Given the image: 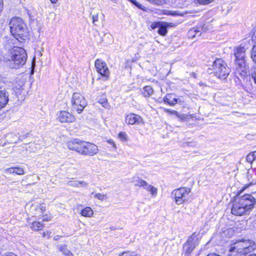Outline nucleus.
<instances>
[{
	"label": "nucleus",
	"instance_id": "obj_1",
	"mask_svg": "<svg viewBox=\"0 0 256 256\" xmlns=\"http://www.w3.org/2000/svg\"><path fill=\"white\" fill-rule=\"evenodd\" d=\"M255 198L251 194H246L235 198L232 208V214L236 216L246 214L252 210L256 204Z\"/></svg>",
	"mask_w": 256,
	"mask_h": 256
},
{
	"label": "nucleus",
	"instance_id": "obj_2",
	"mask_svg": "<svg viewBox=\"0 0 256 256\" xmlns=\"http://www.w3.org/2000/svg\"><path fill=\"white\" fill-rule=\"evenodd\" d=\"M10 32L20 42L25 40L28 36V30L23 20L19 17L11 19L10 22Z\"/></svg>",
	"mask_w": 256,
	"mask_h": 256
},
{
	"label": "nucleus",
	"instance_id": "obj_3",
	"mask_svg": "<svg viewBox=\"0 0 256 256\" xmlns=\"http://www.w3.org/2000/svg\"><path fill=\"white\" fill-rule=\"evenodd\" d=\"M256 249L254 242L250 240L242 239L236 242L229 250V256H245Z\"/></svg>",
	"mask_w": 256,
	"mask_h": 256
},
{
	"label": "nucleus",
	"instance_id": "obj_4",
	"mask_svg": "<svg viewBox=\"0 0 256 256\" xmlns=\"http://www.w3.org/2000/svg\"><path fill=\"white\" fill-rule=\"evenodd\" d=\"M27 58V54L24 48L15 46L10 52L8 65L12 68H18L26 64Z\"/></svg>",
	"mask_w": 256,
	"mask_h": 256
},
{
	"label": "nucleus",
	"instance_id": "obj_5",
	"mask_svg": "<svg viewBox=\"0 0 256 256\" xmlns=\"http://www.w3.org/2000/svg\"><path fill=\"white\" fill-rule=\"evenodd\" d=\"M246 51L245 48L242 46L236 47L234 50L236 72L244 78L247 76L248 71L244 60Z\"/></svg>",
	"mask_w": 256,
	"mask_h": 256
},
{
	"label": "nucleus",
	"instance_id": "obj_6",
	"mask_svg": "<svg viewBox=\"0 0 256 256\" xmlns=\"http://www.w3.org/2000/svg\"><path fill=\"white\" fill-rule=\"evenodd\" d=\"M212 70L215 76L222 80L226 79L230 72L226 62L221 58L216 60L212 66Z\"/></svg>",
	"mask_w": 256,
	"mask_h": 256
},
{
	"label": "nucleus",
	"instance_id": "obj_7",
	"mask_svg": "<svg viewBox=\"0 0 256 256\" xmlns=\"http://www.w3.org/2000/svg\"><path fill=\"white\" fill-rule=\"evenodd\" d=\"M190 191V188L188 187H181L174 190L170 196L174 200L176 204L180 205L187 201Z\"/></svg>",
	"mask_w": 256,
	"mask_h": 256
},
{
	"label": "nucleus",
	"instance_id": "obj_8",
	"mask_svg": "<svg viewBox=\"0 0 256 256\" xmlns=\"http://www.w3.org/2000/svg\"><path fill=\"white\" fill-rule=\"evenodd\" d=\"M72 110L76 111L80 114L86 106V101L84 96L78 92L73 94L71 98Z\"/></svg>",
	"mask_w": 256,
	"mask_h": 256
},
{
	"label": "nucleus",
	"instance_id": "obj_9",
	"mask_svg": "<svg viewBox=\"0 0 256 256\" xmlns=\"http://www.w3.org/2000/svg\"><path fill=\"white\" fill-rule=\"evenodd\" d=\"M198 244V236L194 233L184 244L182 248L183 254H184L185 256H188Z\"/></svg>",
	"mask_w": 256,
	"mask_h": 256
},
{
	"label": "nucleus",
	"instance_id": "obj_10",
	"mask_svg": "<svg viewBox=\"0 0 256 256\" xmlns=\"http://www.w3.org/2000/svg\"><path fill=\"white\" fill-rule=\"evenodd\" d=\"M95 68L98 73L102 76L108 79L110 74V72L106 63L101 59H97L94 63Z\"/></svg>",
	"mask_w": 256,
	"mask_h": 256
},
{
	"label": "nucleus",
	"instance_id": "obj_11",
	"mask_svg": "<svg viewBox=\"0 0 256 256\" xmlns=\"http://www.w3.org/2000/svg\"><path fill=\"white\" fill-rule=\"evenodd\" d=\"M85 142H86L78 139H74L68 142L67 146L68 149L74 150L80 154L83 155Z\"/></svg>",
	"mask_w": 256,
	"mask_h": 256
},
{
	"label": "nucleus",
	"instance_id": "obj_12",
	"mask_svg": "<svg viewBox=\"0 0 256 256\" xmlns=\"http://www.w3.org/2000/svg\"><path fill=\"white\" fill-rule=\"evenodd\" d=\"M57 118L58 121L62 123H72L74 122L76 120L74 116L65 110L60 112L58 114Z\"/></svg>",
	"mask_w": 256,
	"mask_h": 256
},
{
	"label": "nucleus",
	"instance_id": "obj_13",
	"mask_svg": "<svg viewBox=\"0 0 256 256\" xmlns=\"http://www.w3.org/2000/svg\"><path fill=\"white\" fill-rule=\"evenodd\" d=\"M84 150L83 155L92 156L98 152V146L94 144L86 142Z\"/></svg>",
	"mask_w": 256,
	"mask_h": 256
},
{
	"label": "nucleus",
	"instance_id": "obj_14",
	"mask_svg": "<svg viewBox=\"0 0 256 256\" xmlns=\"http://www.w3.org/2000/svg\"><path fill=\"white\" fill-rule=\"evenodd\" d=\"M126 122L129 124H143V120L142 117L134 114H130L126 116Z\"/></svg>",
	"mask_w": 256,
	"mask_h": 256
},
{
	"label": "nucleus",
	"instance_id": "obj_15",
	"mask_svg": "<svg viewBox=\"0 0 256 256\" xmlns=\"http://www.w3.org/2000/svg\"><path fill=\"white\" fill-rule=\"evenodd\" d=\"M164 102L171 106H174L177 103L180 104L184 103L183 100H180V98H176L175 95L172 94H166L164 98Z\"/></svg>",
	"mask_w": 256,
	"mask_h": 256
},
{
	"label": "nucleus",
	"instance_id": "obj_16",
	"mask_svg": "<svg viewBox=\"0 0 256 256\" xmlns=\"http://www.w3.org/2000/svg\"><path fill=\"white\" fill-rule=\"evenodd\" d=\"M8 100V93L5 90H0V110L6 106Z\"/></svg>",
	"mask_w": 256,
	"mask_h": 256
},
{
	"label": "nucleus",
	"instance_id": "obj_17",
	"mask_svg": "<svg viewBox=\"0 0 256 256\" xmlns=\"http://www.w3.org/2000/svg\"><path fill=\"white\" fill-rule=\"evenodd\" d=\"M5 172L9 174H16L18 175H22L24 174V170L20 167L10 168L5 170Z\"/></svg>",
	"mask_w": 256,
	"mask_h": 256
},
{
	"label": "nucleus",
	"instance_id": "obj_18",
	"mask_svg": "<svg viewBox=\"0 0 256 256\" xmlns=\"http://www.w3.org/2000/svg\"><path fill=\"white\" fill-rule=\"evenodd\" d=\"M169 24L168 23L162 22L158 28V34L162 36H165L167 34V28Z\"/></svg>",
	"mask_w": 256,
	"mask_h": 256
},
{
	"label": "nucleus",
	"instance_id": "obj_19",
	"mask_svg": "<svg viewBox=\"0 0 256 256\" xmlns=\"http://www.w3.org/2000/svg\"><path fill=\"white\" fill-rule=\"evenodd\" d=\"M81 216L84 217L91 218L93 216L94 212L89 206H86L80 212Z\"/></svg>",
	"mask_w": 256,
	"mask_h": 256
},
{
	"label": "nucleus",
	"instance_id": "obj_20",
	"mask_svg": "<svg viewBox=\"0 0 256 256\" xmlns=\"http://www.w3.org/2000/svg\"><path fill=\"white\" fill-rule=\"evenodd\" d=\"M132 182L136 186L142 187L144 188L147 182L139 177H136L133 178Z\"/></svg>",
	"mask_w": 256,
	"mask_h": 256
},
{
	"label": "nucleus",
	"instance_id": "obj_21",
	"mask_svg": "<svg viewBox=\"0 0 256 256\" xmlns=\"http://www.w3.org/2000/svg\"><path fill=\"white\" fill-rule=\"evenodd\" d=\"M144 188L150 192V194L154 196L157 195L158 189L152 185L149 184L148 182H146V186H144Z\"/></svg>",
	"mask_w": 256,
	"mask_h": 256
},
{
	"label": "nucleus",
	"instance_id": "obj_22",
	"mask_svg": "<svg viewBox=\"0 0 256 256\" xmlns=\"http://www.w3.org/2000/svg\"><path fill=\"white\" fill-rule=\"evenodd\" d=\"M153 92V89L151 86H146L143 88V90L142 92V94L144 97H148L152 95Z\"/></svg>",
	"mask_w": 256,
	"mask_h": 256
},
{
	"label": "nucleus",
	"instance_id": "obj_23",
	"mask_svg": "<svg viewBox=\"0 0 256 256\" xmlns=\"http://www.w3.org/2000/svg\"><path fill=\"white\" fill-rule=\"evenodd\" d=\"M59 250L62 252L65 256H73L72 254L67 248L65 244L59 246Z\"/></svg>",
	"mask_w": 256,
	"mask_h": 256
},
{
	"label": "nucleus",
	"instance_id": "obj_24",
	"mask_svg": "<svg viewBox=\"0 0 256 256\" xmlns=\"http://www.w3.org/2000/svg\"><path fill=\"white\" fill-rule=\"evenodd\" d=\"M44 226V224H41L40 222H34L32 224L30 228L34 230H40Z\"/></svg>",
	"mask_w": 256,
	"mask_h": 256
},
{
	"label": "nucleus",
	"instance_id": "obj_25",
	"mask_svg": "<svg viewBox=\"0 0 256 256\" xmlns=\"http://www.w3.org/2000/svg\"><path fill=\"white\" fill-rule=\"evenodd\" d=\"M177 118H178L181 121H188L192 118V116L190 114H178Z\"/></svg>",
	"mask_w": 256,
	"mask_h": 256
},
{
	"label": "nucleus",
	"instance_id": "obj_26",
	"mask_svg": "<svg viewBox=\"0 0 256 256\" xmlns=\"http://www.w3.org/2000/svg\"><path fill=\"white\" fill-rule=\"evenodd\" d=\"M246 159L248 162L252 163L256 159V152L249 154L247 156Z\"/></svg>",
	"mask_w": 256,
	"mask_h": 256
},
{
	"label": "nucleus",
	"instance_id": "obj_27",
	"mask_svg": "<svg viewBox=\"0 0 256 256\" xmlns=\"http://www.w3.org/2000/svg\"><path fill=\"white\" fill-rule=\"evenodd\" d=\"M254 43L252 50L251 58L254 62H256V42Z\"/></svg>",
	"mask_w": 256,
	"mask_h": 256
},
{
	"label": "nucleus",
	"instance_id": "obj_28",
	"mask_svg": "<svg viewBox=\"0 0 256 256\" xmlns=\"http://www.w3.org/2000/svg\"><path fill=\"white\" fill-rule=\"evenodd\" d=\"M98 102L104 108H110V106L108 102V100H107L106 98H103L102 99H100Z\"/></svg>",
	"mask_w": 256,
	"mask_h": 256
},
{
	"label": "nucleus",
	"instance_id": "obj_29",
	"mask_svg": "<svg viewBox=\"0 0 256 256\" xmlns=\"http://www.w3.org/2000/svg\"><path fill=\"white\" fill-rule=\"evenodd\" d=\"M214 0H195V2L200 4L205 5L212 2Z\"/></svg>",
	"mask_w": 256,
	"mask_h": 256
},
{
	"label": "nucleus",
	"instance_id": "obj_30",
	"mask_svg": "<svg viewBox=\"0 0 256 256\" xmlns=\"http://www.w3.org/2000/svg\"><path fill=\"white\" fill-rule=\"evenodd\" d=\"M92 194H94V196L95 198H96L98 199L101 200H104L106 198V194H100V193H96V194L92 193Z\"/></svg>",
	"mask_w": 256,
	"mask_h": 256
},
{
	"label": "nucleus",
	"instance_id": "obj_31",
	"mask_svg": "<svg viewBox=\"0 0 256 256\" xmlns=\"http://www.w3.org/2000/svg\"><path fill=\"white\" fill-rule=\"evenodd\" d=\"M118 137L119 138L124 142H126L128 140L127 135L124 132H120L118 134Z\"/></svg>",
	"mask_w": 256,
	"mask_h": 256
},
{
	"label": "nucleus",
	"instance_id": "obj_32",
	"mask_svg": "<svg viewBox=\"0 0 256 256\" xmlns=\"http://www.w3.org/2000/svg\"><path fill=\"white\" fill-rule=\"evenodd\" d=\"M78 180H70L67 182L68 186L78 188Z\"/></svg>",
	"mask_w": 256,
	"mask_h": 256
},
{
	"label": "nucleus",
	"instance_id": "obj_33",
	"mask_svg": "<svg viewBox=\"0 0 256 256\" xmlns=\"http://www.w3.org/2000/svg\"><path fill=\"white\" fill-rule=\"evenodd\" d=\"M119 256H140L138 255L134 252H122Z\"/></svg>",
	"mask_w": 256,
	"mask_h": 256
},
{
	"label": "nucleus",
	"instance_id": "obj_34",
	"mask_svg": "<svg viewBox=\"0 0 256 256\" xmlns=\"http://www.w3.org/2000/svg\"><path fill=\"white\" fill-rule=\"evenodd\" d=\"M161 23L162 22H153L151 24L150 28L152 30H154L156 28H158Z\"/></svg>",
	"mask_w": 256,
	"mask_h": 256
},
{
	"label": "nucleus",
	"instance_id": "obj_35",
	"mask_svg": "<svg viewBox=\"0 0 256 256\" xmlns=\"http://www.w3.org/2000/svg\"><path fill=\"white\" fill-rule=\"evenodd\" d=\"M200 32L199 30L195 29H192L189 31V33L190 35H192V37H194L196 34H198Z\"/></svg>",
	"mask_w": 256,
	"mask_h": 256
},
{
	"label": "nucleus",
	"instance_id": "obj_36",
	"mask_svg": "<svg viewBox=\"0 0 256 256\" xmlns=\"http://www.w3.org/2000/svg\"><path fill=\"white\" fill-rule=\"evenodd\" d=\"M88 186V183L84 181H78V188L79 187H86Z\"/></svg>",
	"mask_w": 256,
	"mask_h": 256
},
{
	"label": "nucleus",
	"instance_id": "obj_37",
	"mask_svg": "<svg viewBox=\"0 0 256 256\" xmlns=\"http://www.w3.org/2000/svg\"><path fill=\"white\" fill-rule=\"evenodd\" d=\"M51 218H52V216L49 215H48V214H46V215L42 216V221L43 222L49 221L51 220Z\"/></svg>",
	"mask_w": 256,
	"mask_h": 256
},
{
	"label": "nucleus",
	"instance_id": "obj_38",
	"mask_svg": "<svg viewBox=\"0 0 256 256\" xmlns=\"http://www.w3.org/2000/svg\"><path fill=\"white\" fill-rule=\"evenodd\" d=\"M38 210H40V212L44 213V212L46 211V208L42 204H40L38 206Z\"/></svg>",
	"mask_w": 256,
	"mask_h": 256
},
{
	"label": "nucleus",
	"instance_id": "obj_39",
	"mask_svg": "<svg viewBox=\"0 0 256 256\" xmlns=\"http://www.w3.org/2000/svg\"><path fill=\"white\" fill-rule=\"evenodd\" d=\"M51 232L50 231H46L42 233V236L44 237L46 236L48 238H49L50 237Z\"/></svg>",
	"mask_w": 256,
	"mask_h": 256
},
{
	"label": "nucleus",
	"instance_id": "obj_40",
	"mask_svg": "<svg viewBox=\"0 0 256 256\" xmlns=\"http://www.w3.org/2000/svg\"><path fill=\"white\" fill-rule=\"evenodd\" d=\"M165 112H168L170 114H174L176 115V116H178V112L176 111V110H168V109H166L165 110Z\"/></svg>",
	"mask_w": 256,
	"mask_h": 256
},
{
	"label": "nucleus",
	"instance_id": "obj_41",
	"mask_svg": "<svg viewBox=\"0 0 256 256\" xmlns=\"http://www.w3.org/2000/svg\"><path fill=\"white\" fill-rule=\"evenodd\" d=\"M108 142L109 144H111L112 146V147L114 148V149L116 148V144H115V143L113 140L110 139L108 140Z\"/></svg>",
	"mask_w": 256,
	"mask_h": 256
},
{
	"label": "nucleus",
	"instance_id": "obj_42",
	"mask_svg": "<svg viewBox=\"0 0 256 256\" xmlns=\"http://www.w3.org/2000/svg\"><path fill=\"white\" fill-rule=\"evenodd\" d=\"M36 213H35V216H42V214H43V212H40V210H38V206L36 207Z\"/></svg>",
	"mask_w": 256,
	"mask_h": 256
},
{
	"label": "nucleus",
	"instance_id": "obj_43",
	"mask_svg": "<svg viewBox=\"0 0 256 256\" xmlns=\"http://www.w3.org/2000/svg\"><path fill=\"white\" fill-rule=\"evenodd\" d=\"M98 14H96L92 16V21L93 23L94 24L96 22H98Z\"/></svg>",
	"mask_w": 256,
	"mask_h": 256
},
{
	"label": "nucleus",
	"instance_id": "obj_44",
	"mask_svg": "<svg viewBox=\"0 0 256 256\" xmlns=\"http://www.w3.org/2000/svg\"><path fill=\"white\" fill-rule=\"evenodd\" d=\"M252 77L254 78V82L256 83V68H255L254 72L252 74Z\"/></svg>",
	"mask_w": 256,
	"mask_h": 256
},
{
	"label": "nucleus",
	"instance_id": "obj_45",
	"mask_svg": "<svg viewBox=\"0 0 256 256\" xmlns=\"http://www.w3.org/2000/svg\"><path fill=\"white\" fill-rule=\"evenodd\" d=\"M3 256H17L14 253L9 252V253L4 254Z\"/></svg>",
	"mask_w": 256,
	"mask_h": 256
},
{
	"label": "nucleus",
	"instance_id": "obj_46",
	"mask_svg": "<svg viewBox=\"0 0 256 256\" xmlns=\"http://www.w3.org/2000/svg\"><path fill=\"white\" fill-rule=\"evenodd\" d=\"M3 0H0V12H1L3 8Z\"/></svg>",
	"mask_w": 256,
	"mask_h": 256
},
{
	"label": "nucleus",
	"instance_id": "obj_47",
	"mask_svg": "<svg viewBox=\"0 0 256 256\" xmlns=\"http://www.w3.org/2000/svg\"><path fill=\"white\" fill-rule=\"evenodd\" d=\"M186 144L188 146H194L195 145V144L192 142H188Z\"/></svg>",
	"mask_w": 256,
	"mask_h": 256
},
{
	"label": "nucleus",
	"instance_id": "obj_48",
	"mask_svg": "<svg viewBox=\"0 0 256 256\" xmlns=\"http://www.w3.org/2000/svg\"><path fill=\"white\" fill-rule=\"evenodd\" d=\"M206 256H220V255L215 254H210L207 255Z\"/></svg>",
	"mask_w": 256,
	"mask_h": 256
},
{
	"label": "nucleus",
	"instance_id": "obj_49",
	"mask_svg": "<svg viewBox=\"0 0 256 256\" xmlns=\"http://www.w3.org/2000/svg\"><path fill=\"white\" fill-rule=\"evenodd\" d=\"M58 0H50V2L52 4H56Z\"/></svg>",
	"mask_w": 256,
	"mask_h": 256
},
{
	"label": "nucleus",
	"instance_id": "obj_50",
	"mask_svg": "<svg viewBox=\"0 0 256 256\" xmlns=\"http://www.w3.org/2000/svg\"><path fill=\"white\" fill-rule=\"evenodd\" d=\"M60 238V236H54V240H58Z\"/></svg>",
	"mask_w": 256,
	"mask_h": 256
},
{
	"label": "nucleus",
	"instance_id": "obj_51",
	"mask_svg": "<svg viewBox=\"0 0 256 256\" xmlns=\"http://www.w3.org/2000/svg\"><path fill=\"white\" fill-rule=\"evenodd\" d=\"M112 2H114V3H116L117 2V0H111Z\"/></svg>",
	"mask_w": 256,
	"mask_h": 256
},
{
	"label": "nucleus",
	"instance_id": "obj_52",
	"mask_svg": "<svg viewBox=\"0 0 256 256\" xmlns=\"http://www.w3.org/2000/svg\"><path fill=\"white\" fill-rule=\"evenodd\" d=\"M171 14H172V15H176V12H174L172 13Z\"/></svg>",
	"mask_w": 256,
	"mask_h": 256
},
{
	"label": "nucleus",
	"instance_id": "obj_53",
	"mask_svg": "<svg viewBox=\"0 0 256 256\" xmlns=\"http://www.w3.org/2000/svg\"><path fill=\"white\" fill-rule=\"evenodd\" d=\"M256 63V62H255Z\"/></svg>",
	"mask_w": 256,
	"mask_h": 256
}]
</instances>
